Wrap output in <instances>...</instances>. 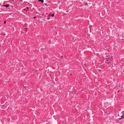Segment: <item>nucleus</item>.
I'll return each mask as SVG.
<instances>
[{
    "instance_id": "f257e3e1",
    "label": "nucleus",
    "mask_w": 124,
    "mask_h": 124,
    "mask_svg": "<svg viewBox=\"0 0 124 124\" xmlns=\"http://www.w3.org/2000/svg\"><path fill=\"white\" fill-rule=\"evenodd\" d=\"M105 62L106 63H111V62L110 61L109 59V58L108 59H107L106 61H105Z\"/></svg>"
},
{
    "instance_id": "f03ea898",
    "label": "nucleus",
    "mask_w": 124,
    "mask_h": 124,
    "mask_svg": "<svg viewBox=\"0 0 124 124\" xmlns=\"http://www.w3.org/2000/svg\"><path fill=\"white\" fill-rule=\"evenodd\" d=\"M122 114L123 115L121 116L122 117V118H124V112H122Z\"/></svg>"
},
{
    "instance_id": "7ed1b4c3",
    "label": "nucleus",
    "mask_w": 124,
    "mask_h": 124,
    "mask_svg": "<svg viewBox=\"0 0 124 124\" xmlns=\"http://www.w3.org/2000/svg\"><path fill=\"white\" fill-rule=\"evenodd\" d=\"M3 6L6 7H7L9 6V5L8 4H7L5 5H3Z\"/></svg>"
},
{
    "instance_id": "20e7f679",
    "label": "nucleus",
    "mask_w": 124,
    "mask_h": 124,
    "mask_svg": "<svg viewBox=\"0 0 124 124\" xmlns=\"http://www.w3.org/2000/svg\"><path fill=\"white\" fill-rule=\"evenodd\" d=\"M51 16V15H49L48 16V18H47V19L48 20H49L50 19V17Z\"/></svg>"
},
{
    "instance_id": "39448f33",
    "label": "nucleus",
    "mask_w": 124,
    "mask_h": 124,
    "mask_svg": "<svg viewBox=\"0 0 124 124\" xmlns=\"http://www.w3.org/2000/svg\"><path fill=\"white\" fill-rule=\"evenodd\" d=\"M39 1H41L42 3H43L44 2L43 0H38Z\"/></svg>"
},
{
    "instance_id": "423d86ee",
    "label": "nucleus",
    "mask_w": 124,
    "mask_h": 124,
    "mask_svg": "<svg viewBox=\"0 0 124 124\" xmlns=\"http://www.w3.org/2000/svg\"><path fill=\"white\" fill-rule=\"evenodd\" d=\"M54 16V14H52L51 15V16L52 17H53Z\"/></svg>"
},
{
    "instance_id": "0eeeda50",
    "label": "nucleus",
    "mask_w": 124,
    "mask_h": 124,
    "mask_svg": "<svg viewBox=\"0 0 124 124\" xmlns=\"http://www.w3.org/2000/svg\"><path fill=\"white\" fill-rule=\"evenodd\" d=\"M6 23V21H4V24H5V23Z\"/></svg>"
},
{
    "instance_id": "6e6552de",
    "label": "nucleus",
    "mask_w": 124,
    "mask_h": 124,
    "mask_svg": "<svg viewBox=\"0 0 124 124\" xmlns=\"http://www.w3.org/2000/svg\"><path fill=\"white\" fill-rule=\"evenodd\" d=\"M36 18V17H34V19H35V18Z\"/></svg>"
},
{
    "instance_id": "1a4fd4ad",
    "label": "nucleus",
    "mask_w": 124,
    "mask_h": 124,
    "mask_svg": "<svg viewBox=\"0 0 124 124\" xmlns=\"http://www.w3.org/2000/svg\"><path fill=\"white\" fill-rule=\"evenodd\" d=\"M23 10H24V11H25L26 10L25 9H24Z\"/></svg>"
}]
</instances>
